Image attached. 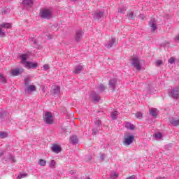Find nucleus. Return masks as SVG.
I'll use <instances>...</instances> for the list:
<instances>
[{
  "instance_id": "f257e3e1",
  "label": "nucleus",
  "mask_w": 179,
  "mask_h": 179,
  "mask_svg": "<svg viewBox=\"0 0 179 179\" xmlns=\"http://www.w3.org/2000/svg\"><path fill=\"white\" fill-rule=\"evenodd\" d=\"M134 141H135V136L131 135L129 132L124 133L123 137V143L126 146H129V145H131Z\"/></svg>"
},
{
  "instance_id": "f03ea898",
  "label": "nucleus",
  "mask_w": 179,
  "mask_h": 179,
  "mask_svg": "<svg viewBox=\"0 0 179 179\" xmlns=\"http://www.w3.org/2000/svg\"><path fill=\"white\" fill-rule=\"evenodd\" d=\"M143 65H145V60L139 59L138 57H135V69L138 72H141V71H145V67H143Z\"/></svg>"
},
{
  "instance_id": "7ed1b4c3",
  "label": "nucleus",
  "mask_w": 179,
  "mask_h": 179,
  "mask_svg": "<svg viewBox=\"0 0 179 179\" xmlns=\"http://www.w3.org/2000/svg\"><path fill=\"white\" fill-rule=\"evenodd\" d=\"M39 15L41 19H47L48 20H50L52 17V12L47 8L41 10Z\"/></svg>"
},
{
  "instance_id": "20e7f679",
  "label": "nucleus",
  "mask_w": 179,
  "mask_h": 179,
  "mask_svg": "<svg viewBox=\"0 0 179 179\" xmlns=\"http://www.w3.org/2000/svg\"><path fill=\"white\" fill-rule=\"evenodd\" d=\"M43 121L45 122V124L51 125V124L54 122V116H52V113L48 111L46 112L43 115Z\"/></svg>"
},
{
  "instance_id": "39448f33",
  "label": "nucleus",
  "mask_w": 179,
  "mask_h": 179,
  "mask_svg": "<svg viewBox=\"0 0 179 179\" xmlns=\"http://www.w3.org/2000/svg\"><path fill=\"white\" fill-rule=\"evenodd\" d=\"M169 95L172 99L175 100H178L179 97V88L178 87H175L174 88L171 89V90L169 92Z\"/></svg>"
},
{
  "instance_id": "423d86ee",
  "label": "nucleus",
  "mask_w": 179,
  "mask_h": 179,
  "mask_svg": "<svg viewBox=\"0 0 179 179\" xmlns=\"http://www.w3.org/2000/svg\"><path fill=\"white\" fill-rule=\"evenodd\" d=\"M117 82L118 80H117V78H112L109 80L108 86L109 89H110L112 92H115V87H117Z\"/></svg>"
},
{
  "instance_id": "0eeeda50",
  "label": "nucleus",
  "mask_w": 179,
  "mask_h": 179,
  "mask_svg": "<svg viewBox=\"0 0 179 179\" xmlns=\"http://www.w3.org/2000/svg\"><path fill=\"white\" fill-rule=\"evenodd\" d=\"M83 37V31L82 29L77 30L75 35V41L79 43Z\"/></svg>"
},
{
  "instance_id": "6e6552de",
  "label": "nucleus",
  "mask_w": 179,
  "mask_h": 179,
  "mask_svg": "<svg viewBox=\"0 0 179 179\" xmlns=\"http://www.w3.org/2000/svg\"><path fill=\"white\" fill-rule=\"evenodd\" d=\"M93 17L95 20H100V19H103L104 17V12L103 11L96 12L94 13Z\"/></svg>"
},
{
  "instance_id": "1a4fd4ad",
  "label": "nucleus",
  "mask_w": 179,
  "mask_h": 179,
  "mask_svg": "<svg viewBox=\"0 0 179 179\" xmlns=\"http://www.w3.org/2000/svg\"><path fill=\"white\" fill-rule=\"evenodd\" d=\"M25 66L26 68H28V69H36V68L38 66V64L33 62H27V64H25Z\"/></svg>"
},
{
  "instance_id": "9d476101",
  "label": "nucleus",
  "mask_w": 179,
  "mask_h": 179,
  "mask_svg": "<svg viewBox=\"0 0 179 179\" xmlns=\"http://www.w3.org/2000/svg\"><path fill=\"white\" fill-rule=\"evenodd\" d=\"M33 3H34L33 0H23L21 3L24 8H26V6H29L30 8L33 6Z\"/></svg>"
},
{
  "instance_id": "9b49d317",
  "label": "nucleus",
  "mask_w": 179,
  "mask_h": 179,
  "mask_svg": "<svg viewBox=\"0 0 179 179\" xmlns=\"http://www.w3.org/2000/svg\"><path fill=\"white\" fill-rule=\"evenodd\" d=\"M52 151L54 152V153H59L62 151V148L59 145H53L52 146Z\"/></svg>"
},
{
  "instance_id": "f8f14e48",
  "label": "nucleus",
  "mask_w": 179,
  "mask_h": 179,
  "mask_svg": "<svg viewBox=\"0 0 179 179\" xmlns=\"http://www.w3.org/2000/svg\"><path fill=\"white\" fill-rule=\"evenodd\" d=\"M61 93V88L59 86H55V88L52 90V96L57 97L58 94Z\"/></svg>"
},
{
  "instance_id": "ddd939ff",
  "label": "nucleus",
  "mask_w": 179,
  "mask_h": 179,
  "mask_svg": "<svg viewBox=\"0 0 179 179\" xmlns=\"http://www.w3.org/2000/svg\"><path fill=\"white\" fill-rule=\"evenodd\" d=\"M149 26L151 27V31H155L157 29V25H156V23L155 22V20H151L149 22Z\"/></svg>"
},
{
  "instance_id": "4468645a",
  "label": "nucleus",
  "mask_w": 179,
  "mask_h": 179,
  "mask_svg": "<svg viewBox=\"0 0 179 179\" xmlns=\"http://www.w3.org/2000/svg\"><path fill=\"white\" fill-rule=\"evenodd\" d=\"M23 69H17L12 71V76H17L20 75L21 73H23Z\"/></svg>"
},
{
  "instance_id": "2eb2a0df",
  "label": "nucleus",
  "mask_w": 179,
  "mask_h": 179,
  "mask_svg": "<svg viewBox=\"0 0 179 179\" xmlns=\"http://www.w3.org/2000/svg\"><path fill=\"white\" fill-rule=\"evenodd\" d=\"M113 45H117V43H115V38H112L111 40L108 42V44L106 45V47L110 49Z\"/></svg>"
},
{
  "instance_id": "dca6fc26",
  "label": "nucleus",
  "mask_w": 179,
  "mask_h": 179,
  "mask_svg": "<svg viewBox=\"0 0 179 179\" xmlns=\"http://www.w3.org/2000/svg\"><path fill=\"white\" fill-rule=\"evenodd\" d=\"M124 128H127V129H130L131 131H134V129H135V125L129 122H126L124 124Z\"/></svg>"
},
{
  "instance_id": "f3484780",
  "label": "nucleus",
  "mask_w": 179,
  "mask_h": 179,
  "mask_svg": "<svg viewBox=\"0 0 179 179\" xmlns=\"http://www.w3.org/2000/svg\"><path fill=\"white\" fill-rule=\"evenodd\" d=\"M20 58H21L22 64H27V59L29 58V55L27 54H22L21 55H20Z\"/></svg>"
},
{
  "instance_id": "a211bd4d",
  "label": "nucleus",
  "mask_w": 179,
  "mask_h": 179,
  "mask_svg": "<svg viewBox=\"0 0 179 179\" xmlns=\"http://www.w3.org/2000/svg\"><path fill=\"white\" fill-rule=\"evenodd\" d=\"M150 115H152L154 118H156L157 117V109L155 108H152L150 110Z\"/></svg>"
},
{
  "instance_id": "6ab92c4d",
  "label": "nucleus",
  "mask_w": 179,
  "mask_h": 179,
  "mask_svg": "<svg viewBox=\"0 0 179 179\" xmlns=\"http://www.w3.org/2000/svg\"><path fill=\"white\" fill-rule=\"evenodd\" d=\"M83 69V66L78 65L75 67V69L73 72V73H76V75H78V73H80Z\"/></svg>"
},
{
  "instance_id": "aec40b11",
  "label": "nucleus",
  "mask_w": 179,
  "mask_h": 179,
  "mask_svg": "<svg viewBox=\"0 0 179 179\" xmlns=\"http://www.w3.org/2000/svg\"><path fill=\"white\" fill-rule=\"evenodd\" d=\"M170 124H171V125H173V127H178L179 126V119H178V120L172 119L170 121Z\"/></svg>"
},
{
  "instance_id": "412c9836",
  "label": "nucleus",
  "mask_w": 179,
  "mask_h": 179,
  "mask_svg": "<svg viewBox=\"0 0 179 179\" xmlns=\"http://www.w3.org/2000/svg\"><path fill=\"white\" fill-rule=\"evenodd\" d=\"M70 141L73 145H76L78 143V137L76 136H73L70 138Z\"/></svg>"
},
{
  "instance_id": "4be33fe9",
  "label": "nucleus",
  "mask_w": 179,
  "mask_h": 179,
  "mask_svg": "<svg viewBox=\"0 0 179 179\" xmlns=\"http://www.w3.org/2000/svg\"><path fill=\"white\" fill-rule=\"evenodd\" d=\"M0 27H4V29H10V27H12V24H10V23H3L0 24Z\"/></svg>"
},
{
  "instance_id": "5701e85b",
  "label": "nucleus",
  "mask_w": 179,
  "mask_h": 179,
  "mask_svg": "<svg viewBox=\"0 0 179 179\" xmlns=\"http://www.w3.org/2000/svg\"><path fill=\"white\" fill-rule=\"evenodd\" d=\"M27 92H36L35 85H29L27 88Z\"/></svg>"
},
{
  "instance_id": "b1692460",
  "label": "nucleus",
  "mask_w": 179,
  "mask_h": 179,
  "mask_svg": "<svg viewBox=\"0 0 179 179\" xmlns=\"http://www.w3.org/2000/svg\"><path fill=\"white\" fill-rule=\"evenodd\" d=\"M92 99H93L94 101H96V103L100 101V97L96 93L93 94Z\"/></svg>"
},
{
  "instance_id": "393cba45",
  "label": "nucleus",
  "mask_w": 179,
  "mask_h": 179,
  "mask_svg": "<svg viewBox=\"0 0 179 179\" xmlns=\"http://www.w3.org/2000/svg\"><path fill=\"white\" fill-rule=\"evenodd\" d=\"M8 115V113L3 109H0V118L2 117H6Z\"/></svg>"
},
{
  "instance_id": "a878e982",
  "label": "nucleus",
  "mask_w": 179,
  "mask_h": 179,
  "mask_svg": "<svg viewBox=\"0 0 179 179\" xmlns=\"http://www.w3.org/2000/svg\"><path fill=\"white\" fill-rule=\"evenodd\" d=\"M0 82L1 83H6V82H7L6 78L2 74H0Z\"/></svg>"
},
{
  "instance_id": "bb28decb",
  "label": "nucleus",
  "mask_w": 179,
  "mask_h": 179,
  "mask_svg": "<svg viewBox=\"0 0 179 179\" xmlns=\"http://www.w3.org/2000/svg\"><path fill=\"white\" fill-rule=\"evenodd\" d=\"M38 164L40 166H44L47 164V162L43 159H39Z\"/></svg>"
},
{
  "instance_id": "cd10ccee",
  "label": "nucleus",
  "mask_w": 179,
  "mask_h": 179,
  "mask_svg": "<svg viewBox=\"0 0 179 179\" xmlns=\"http://www.w3.org/2000/svg\"><path fill=\"white\" fill-rule=\"evenodd\" d=\"M127 8L125 7H122L118 8V13H125Z\"/></svg>"
},
{
  "instance_id": "c85d7f7f",
  "label": "nucleus",
  "mask_w": 179,
  "mask_h": 179,
  "mask_svg": "<svg viewBox=\"0 0 179 179\" xmlns=\"http://www.w3.org/2000/svg\"><path fill=\"white\" fill-rule=\"evenodd\" d=\"M27 176V173H20L17 177V179H22V178H24Z\"/></svg>"
},
{
  "instance_id": "c756f323",
  "label": "nucleus",
  "mask_w": 179,
  "mask_h": 179,
  "mask_svg": "<svg viewBox=\"0 0 179 179\" xmlns=\"http://www.w3.org/2000/svg\"><path fill=\"white\" fill-rule=\"evenodd\" d=\"M8 137V133L0 131V138H3Z\"/></svg>"
},
{
  "instance_id": "7c9ffc66",
  "label": "nucleus",
  "mask_w": 179,
  "mask_h": 179,
  "mask_svg": "<svg viewBox=\"0 0 179 179\" xmlns=\"http://www.w3.org/2000/svg\"><path fill=\"white\" fill-rule=\"evenodd\" d=\"M128 17H129L131 20H134V11L129 10L127 13Z\"/></svg>"
},
{
  "instance_id": "2f4dec72",
  "label": "nucleus",
  "mask_w": 179,
  "mask_h": 179,
  "mask_svg": "<svg viewBox=\"0 0 179 179\" xmlns=\"http://www.w3.org/2000/svg\"><path fill=\"white\" fill-rule=\"evenodd\" d=\"M110 117L112 120H117V112H112Z\"/></svg>"
},
{
  "instance_id": "473e14b6",
  "label": "nucleus",
  "mask_w": 179,
  "mask_h": 179,
  "mask_svg": "<svg viewBox=\"0 0 179 179\" xmlns=\"http://www.w3.org/2000/svg\"><path fill=\"white\" fill-rule=\"evenodd\" d=\"M143 114H142V113H141V112H137V113H136V114H135V117H137V118H138L139 120H141V118L143 117Z\"/></svg>"
},
{
  "instance_id": "72a5a7b5",
  "label": "nucleus",
  "mask_w": 179,
  "mask_h": 179,
  "mask_svg": "<svg viewBox=\"0 0 179 179\" xmlns=\"http://www.w3.org/2000/svg\"><path fill=\"white\" fill-rule=\"evenodd\" d=\"M169 64H173L176 62V59L173 57H171L169 60H168Z\"/></svg>"
},
{
  "instance_id": "f704fd0d",
  "label": "nucleus",
  "mask_w": 179,
  "mask_h": 179,
  "mask_svg": "<svg viewBox=\"0 0 179 179\" xmlns=\"http://www.w3.org/2000/svg\"><path fill=\"white\" fill-rule=\"evenodd\" d=\"M99 90H100V92H104V90H106V86H104V85H103V84H100L99 85Z\"/></svg>"
},
{
  "instance_id": "c9c22d12",
  "label": "nucleus",
  "mask_w": 179,
  "mask_h": 179,
  "mask_svg": "<svg viewBox=\"0 0 179 179\" xmlns=\"http://www.w3.org/2000/svg\"><path fill=\"white\" fill-rule=\"evenodd\" d=\"M50 167V169H54L55 167V160H51Z\"/></svg>"
},
{
  "instance_id": "e433bc0d",
  "label": "nucleus",
  "mask_w": 179,
  "mask_h": 179,
  "mask_svg": "<svg viewBox=\"0 0 179 179\" xmlns=\"http://www.w3.org/2000/svg\"><path fill=\"white\" fill-rule=\"evenodd\" d=\"M117 177H118V174L115 172H113L111 174H110V178H117Z\"/></svg>"
},
{
  "instance_id": "4c0bfd02",
  "label": "nucleus",
  "mask_w": 179,
  "mask_h": 179,
  "mask_svg": "<svg viewBox=\"0 0 179 179\" xmlns=\"http://www.w3.org/2000/svg\"><path fill=\"white\" fill-rule=\"evenodd\" d=\"M155 136L156 139H161L162 135V133L158 132V133L155 134Z\"/></svg>"
},
{
  "instance_id": "58836bf2",
  "label": "nucleus",
  "mask_w": 179,
  "mask_h": 179,
  "mask_svg": "<svg viewBox=\"0 0 179 179\" xmlns=\"http://www.w3.org/2000/svg\"><path fill=\"white\" fill-rule=\"evenodd\" d=\"M10 160H12L13 163L16 162V159H15V156L13 155L12 154L9 155Z\"/></svg>"
},
{
  "instance_id": "ea45409f",
  "label": "nucleus",
  "mask_w": 179,
  "mask_h": 179,
  "mask_svg": "<svg viewBox=\"0 0 179 179\" xmlns=\"http://www.w3.org/2000/svg\"><path fill=\"white\" fill-rule=\"evenodd\" d=\"M94 124L96 127H99L100 124H101V121L100 120H96V121H94Z\"/></svg>"
},
{
  "instance_id": "a19ab883",
  "label": "nucleus",
  "mask_w": 179,
  "mask_h": 179,
  "mask_svg": "<svg viewBox=\"0 0 179 179\" xmlns=\"http://www.w3.org/2000/svg\"><path fill=\"white\" fill-rule=\"evenodd\" d=\"M155 64H156V65H157V66H160V65H162V64H163V61H162V60H157V61L155 62Z\"/></svg>"
},
{
  "instance_id": "79ce46f5",
  "label": "nucleus",
  "mask_w": 179,
  "mask_h": 179,
  "mask_svg": "<svg viewBox=\"0 0 179 179\" xmlns=\"http://www.w3.org/2000/svg\"><path fill=\"white\" fill-rule=\"evenodd\" d=\"M99 132V129H92V134L93 135H97V133Z\"/></svg>"
},
{
  "instance_id": "37998d69",
  "label": "nucleus",
  "mask_w": 179,
  "mask_h": 179,
  "mask_svg": "<svg viewBox=\"0 0 179 179\" xmlns=\"http://www.w3.org/2000/svg\"><path fill=\"white\" fill-rule=\"evenodd\" d=\"M50 69V66L48 64L43 65V70L44 71H48Z\"/></svg>"
},
{
  "instance_id": "c03bdc74",
  "label": "nucleus",
  "mask_w": 179,
  "mask_h": 179,
  "mask_svg": "<svg viewBox=\"0 0 179 179\" xmlns=\"http://www.w3.org/2000/svg\"><path fill=\"white\" fill-rule=\"evenodd\" d=\"M138 19H141V20H143V19H145V15L143 14H140L138 17Z\"/></svg>"
},
{
  "instance_id": "a18cd8bd",
  "label": "nucleus",
  "mask_w": 179,
  "mask_h": 179,
  "mask_svg": "<svg viewBox=\"0 0 179 179\" xmlns=\"http://www.w3.org/2000/svg\"><path fill=\"white\" fill-rule=\"evenodd\" d=\"M5 36V32L2 30V28H0V37H3Z\"/></svg>"
},
{
  "instance_id": "49530a36",
  "label": "nucleus",
  "mask_w": 179,
  "mask_h": 179,
  "mask_svg": "<svg viewBox=\"0 0 179 179\" xmlns=\"http://www.w3.org/2000/svg\"><path fill=\"white\" fill-rule=\"evenodd\" d=\"M100 159H101L102 161H104V159H106V155H104V154L101 155Z\"/></svg>"
},
{
  "instance_id": "de8ad7c7",
  "label": "nucleus",
  "mask_w": 179,
  "mask_h": 179,
  "mask_svg": "<svg viewBox=\"0 0 179 179\" xmlns=\"http://www.w3.org/2000/svg\"><path fill=\"white\" fill-rule=\"evenodd\" d=\"M131 66H135V58L132 59Z\"/></svg>"
},
{
  "instance_id": "09e8293b",
  "label": "nucleus",
  "mask_w": 179,
  "mask_h": 179,
  "mask_svg": "<svg viewBox=\"0 0 179 179\" xmlns=\"http://www.w3.org/2000/svg\"><path fill=\"white\" fill-rule=\"evenodd\" d=\"M126 179H135V175L129 176V177L127 178Z\"/></svg>"
},
{
  "instance_id": "8fccbe9b",
  "label": "nucleus",
  "mask_w": 179,
  "mask_h": 179,
  "mask_svg": "<svg viewBox=\"0 0 179 179\" xmlns=\"http://www.w3.org/2000/svg\"><path fill=\"white\" fill-rule=\"evenodd\" d=\"M175 41H179V34L175 37Z\"/></svg>"
},
{
  "instance_id": "3c124183",
  "label": "nucleus",
  "mask_w": 179,
  "mask_h": 179,
  "mask_svg": "<svg viewBox=\"0 0 179 179\" xmlns=\"http://www.w3.org/2000/svg\"><path fill=\"white\" fill-rule=\"evenodd\" d=\"M148 93H150V94H152V93H153V92H152L150 88L148 89Z\"/></svg>"
},
{
  "instance_id": "603ef678",
  "label": "nucleus",
  "mask_w": 179,
  "mask_h": 179,
  "mask_svg": "<svg viewBox=\"0 0 179 179\" xmlns=\"http://www.w3.org/2000/svg\"><path fill=\"white\" fill-rule=\"evenodd\" d=\"M8 11H6V9L2 10V13H7Z\"/></svg>"
},
{
  "instance_id": "864d4df0",
  "label": "nucleus",
  "mask_w": 179,
  "mask_h": 179,
  "mask_svg": "<svg viewBox=\"0 0 179 179\" xmlns=\"http://www.w3.org/2000/svg\"><path fill=\"white\" fill-rule=\"evenodd\" d=\"M33 43H34V44L36 45V44H37V41H36V39H34V40L33 41Z\"/></svg>"
},
{
  "instance_id": "5fc2aeb1",
  "label": "nucleus",
  "mask_w": 179,
  "mask_h": 179,
  "mask_svg": "<svg viewBox=\"0 0 179 179\" xmlns=\"http://www.w3.org/2000/svg\"><path fill=\"white\" fill-rule=\"evenodd\" d=\"M166 178L165 177H158V178H157L156 179H165Z\"/></svg>"
},
{
  "instance_id": "6e6d98bb",
  "label": "nucleus",
  "mask_w": 179,
  "mask_h": 179,
  "mask_svg": "<svg viewBox=\"0 0 179 179\" xmlns=\"http://www.w3.org/2000/svg\"><path fill=\"white\" fill-rule=\"evenodd\" d=\"M25 86H29V83L27 81L25 82Z\"/></svg>"
},
{
  "instance_id": "4d7b16f0",
  "label": "nucleus",
  "mask_w": 179,
  "mask_h": 179,
  "mask_svg": "<svg viewBox=\"0 0 179 179\" xmlns=\"http://www.w3.org/2000/svg\"><path fill=\"white\" fill-rule=\"evenodd\" d=\"M70 173L71 174H75V172H73V171H71Z\"/></svg>"
},
{
  "instance_id": "13d9d810",
  "label": "nucleus",
  "mask_w": 179,
  "mask_h": 179,
  "mask_svg": "<svg viewBox=\"0 0 179 179\" xmlns=\"http://www.w3.org/2000/svg\"><path fill=\"white\" fill-rule=\"evenodd\" d=\"M72 2H75V1H77V0H71Z\"/></svg>"
}]
</instances>
